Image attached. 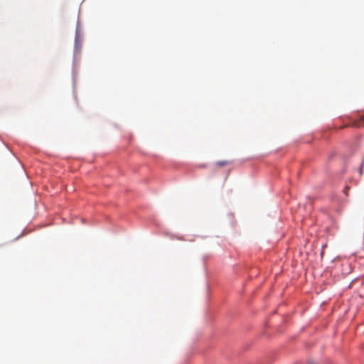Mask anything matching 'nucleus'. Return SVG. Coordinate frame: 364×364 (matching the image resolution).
<instances>
[{
    "instance_id": "2",
    "label": "nucleus",
    "mask_w": 364,
    "mask_h": 364,
    "mask_svg": "<svg viewBox=\"0 0 364 364\" xmlns=\"http://www.w3.org/2000/svg\"><path fill=\"white\" fill-rule=\"evenodd\" d=\"M308 364H316V363H314V362H312V361H309V362L308 363Z\"/></svg>"
},
{
    "instance_id": "1",
    "label": "nucleus",
    "mask_w": 364,
    "mask_h": 364,
    "mask_svg": "<svg viewBox=\"0 0 364 364\" xmlns=\"http://www.w3.org/2000/svg\"><path fill=\"white\" fill-rule=\"evenodd\" d=\"M229 164L228 161H218L216 162L217 166H225Z\"/></svg>"
}]
</instances>
